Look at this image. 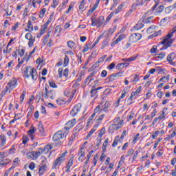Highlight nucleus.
<instances>
[{"mask_svg":"<svg viewBox=\"0 0 176 176\" xmlns=\"http://www.w3.org/2000/svg\"><path fill=\"white\" fill-rule=\"evenodd\" d=\"M23 71V76L28 79L30 76L32 77L33 80H36L38 79V73L36 72V69L31 66H25L22 67Z\"/></svg>","mask_w":176,"mask_h":176,"instance_id":"nucleus-1","label":"nucleus"},{"mask_svg":"<svg viewBox=\"0 0 176 176\" xmlns=\"http://www.w3.org/2000/svg\"><path fill=\"white\" fill-rule=\"evenodd\" d=\"M49 85H45V89L42 93V97L46 100H54L56 98V91L54 89L49 90Z\"/></svg>","mask_w":176,"mask_h":176,"instance_id":"nucleus-2","label":"nucleus"},{"mask_svg":"<svg viewBox=\"0 0 176 176\" xmlns=\"http://www.w3.org/2000/svg\"><path fill=\"white\" fill-rule=\"evenodd\" d=\"M91 21L92 27L100 28V27L104 24V16H100L97 18L96 15H94L91 18Z\"/></svg>","mask_w":176,"mask_h":176,"instance_id":"nucleus-3","label":"nucleus"},{"mask_svg":"<svg viewBox=\"0 0 176 176\" xmlns=\"http://www.w3.org/2000/svg\"><path fill=\"white\" fill-rule=\"evenodd\" d=\"M82 109V104L78 103L76 104L74 108L72 109L70 111V115L73 117L75 118L79 112H80V109Z\"/></svg>","mask_w":176,"mask_h":176,"instance_id":"nucleus-4","label":"nucleus"},{"mask_svg":"<svg viewBox=\"0 0 176 176\" xmlns=\"http://www.w3.org/2000/svg\"><path fill=\"white\" fill-rule=\"evenodd\" d=\"M141 38H142V36L141 35V34L140 33H135V34H132L130 36H129V42H131V43H135V42H138V41H140L141 39Z\"/></svg>","mask_w":176,"mask_h":176,"instance_id":"nucleus-5","label":"nucleus"},{"mask_svg":"<svg viewBox=\"0 0 176 176\" xmlns=\"http://www.w3.org/2000/svg\"><path fill=\"white\" fill-rule=\"evenodd\" d=\"M75 93H76V89H66L64 91V96L65 97H70V100H72L75 96Z\"/></svg>","mask_w":176,"mask_h":176,"instance_id":"nucleus-6","label":"nucleus"},{"mask_svg":"<svg viewBox=\"0 0 176 176\" xmlns=\"http://www.w3.org/2000/svg\"><path fill=\"white\" fill-rule=\"evenodd\" d=\"M65 156V154L63 153L62 154L61 156H60L59 157H58L54 162L52 168H56L57 166H60L61 163H63V160H64V157Z\"/></svg>","mask_w":176,"mask_h":176,"instance_id":"nucleus-7","label":"nucleus"},{"mask_svg":"<svg viewBox=\"0 0 176 176\" xmlns=\"http://www.w3.org/2000/svg\"><path fill=\"white\" fill-rule=\"evenodd\" d=\"M65 137V133L61 131L56 132L53 136V141H58V140H63Z\"/></svg>","mask_w":176,"mask_h":176,"instance_id":"nucleus-8","label":"nucleus"},{"mask_svg":"<svg viewBox=\"0 0 176 176\" xmlns=\"http://www.w3.org/2000/svg\"><path fill=\"white\" fill-rule=\"evenodd\" d=\"M16 85H17V79L16 78H12V79L8 82V88L10 90H13L14 87H16Z\"/></svg>","mask_w":176,"mask_h":176,"instance_id":"nucleus-9","label":"nucleus"},{"mask_svg":"<svg viewBox=\"0 0 176 176\" xmlns=\"http://www.w3.org/2000/svg\"><path fill=\"white\" fill-rule=\"evenodd\" d=\"M119 129H120V126H119V125H118L117 124H112L109 127V133H110V134H113V132L115 131L119 130Z\"/></svg>","mask_w":176,"mask_h":176,"instance_id":"nucleus-10","label":"nucleus"},{"mask_svg":"<svg viewBox=\"0 0 176 176\" xmlns=\"http://www.w3.org/2000/svg\"><path fill=\"white\" fill-rule=\"evenodd\" d=\"M154 2L155 4L151 8V10L146 12V14H152V13H153L155 9H156V8L159 6V3H160V0H154Z\"/></svg>","mask_w":176,"mask_h":176,"instance_id":"nucleus-11","label":"nucleus"},{"mask_svg":"<svg viewBox=\"0 0 176 176\" xmlns=\"http://www.w3.org/2000/svg\"><path fill=\"white\" fill-rule=\"evenodd\" d=\"M101 89H102V87L98 88H94V87H93L90 91L91 97H97L98 96L97 94V91H98V90H101Z\"/></svg>","mask_w":176,"mask_h":176,"instance_id":"nucleus-12","label":"nucleus"},{"mask_svg":"<svg viewBox=\"0 0 176 176\" xmlns=\"http://www.w3.org/2000/svg\"><path fill=\"white\" fill-rule=\"evenodd\" d=\"M144 5V1L143 0H137L136 3H133L132 5V9H137L138 6H142Z\"/></svg>","mask_w":176,"mask_h":176,"instance_id":"nucleus-13","label":"nucleus"},{"mask_svg":"<svg viewBox=\"0 0 176 176\" xmlns=\"http://www.w3.org/2000/svg\"><path fill=\"white\" fill-rule=\"evenodd\" d=\"M129 65H130L129 63H120L116 65V69H123L124 67H129Z\"/></svg>","mask_w":176,"mask_h":176,"instance_id":"nucleus-14","label":"nucleus"},{"mask_svg":"<svg viewBox=\"0 0 176 176\" xmlns=\"http://www.w3.org/2000/svg\"><path fill=\"white\" fill-rule=\"evenodd\" d=\"M74 164V158H70L67 164L66 165V173H69V168L72 167V165Z\"/></svg>","mask_w":176,"mask_h":176,"instance_id":"nucleus-15","label":"nucleus"},{"mask_svg":"<svg viewBox=\"0 0 176 176\" xmlns=\"http://www.w3.org/2000/svg\"><path fill=\"white\" fill-rule=\"evenodd\" d=\"M173 42H174V41H173V40H169V41H166V45H164L163 46V47L160 48V50H166V49H167L168 47H170L171 46V45H173Z\"/></svg>","mask_w":176,"mask_h":176,"instance_id":"nucleus-16","label":"nucleus"},{"mask_svg":"<svg viewBox=\"0 0 176 176\" xmlns=\"http://www.w3.org/2000/svg\"><path fill=\"white\" fill-rule=\"evenodd\" d=\"M67 46L70 49L75 50L76 49V43L72 41H67Z\"/></svg>","mask_w":176,"mask_h":176,"instance_id":"nucleus-17","label":"nucleus"},{"mask_svg":"<svg viewBox=\"0 0 176 176\" xmlns=\"http://www.w3.org/2000/svg\"><path fill=\"white\" fill-rule=\"evenodd\" d=\"M176 57V54L175 52H173L168 54V56H167V60L169 63H171V61H173L175 60Z\"/></svg>","mask_w":176,"mask_h":176,"instance_id":"nucleus-18","label":"nucleus"},{"mask_svg":"<svg viewBox=\"0 0 176 176\" xmlns=\"http://www.w3.org/2000/svg\"><path fill=\"white\" fill-rule=\"evenodd\" d=\"M141 28H144V23H141V21H138V23L133 28L134 30H141Z\"/></svg>","mask_w":176,"mask_h":176,"instance_id":"nucleus-19","label":"nucleus"},{"mask_svg":"<svg viewBox=\"0 0 176 176\" xmlns=\"http://www.w3.org/2000/svg\"><path fill=\"white\" fill-rule=\"evenodd\" d=\"M80 156L78 157L79 162H83V160L85 159V151H83V148H81L79 151Z\"/></svg>","mask_w":176,"mask_h":176,"instance_id":"nucleus-20","label":"nucleus"},{"mask_svg":"<svg viewBox=\"0 0 176 176\" xmlns=\"http://www.w3.org/2000/svg\"><path fill=\"white\" fill-rule=\"evenodd\" d=\"M50 32H48L46 34V36L44 37L43 40V46H46V43H47V41H49V38H50Z\"/></svg>","mask_w":176,"mask_h":176,"instance_id":"nucleus-21","label":"nucleus"},{"mask_svg":"<svg viewBox=\"0 0 176 176\" xmlns=\"http://www.w3.org/2000/svg\"><path fill=\"white\" fill-rule=\"evenodd\" d=\"M27 28L28 29H25V31H28L29 32L34 31V26L32 25V22L31 21H28Z\"/></svg>","mask_w":176,"mask_h":176,"instance_id":"nucleus-22","label":"nucleus"},{"mask_svg":"<svg viewBox=\"0 0 176 176\" xmlns=\"http://www.w3.org/2000/svg\"><path fill=\"white\" fill-rule=\"evenodd\" d=\"M75 123H76V119L74 118L72 120L67 122L66 123V126H68L72 129V127H74L75 126Z\"/></svg>","mask_w":176,"mask_h":176,"instance_id":"nucleus-23","label":"nucleus"},{"mask_svg":"<svg viewBox=\"0 0 176 176\" xmlns=\"http://www.w3.org/2000/svg\"><path fill=\"white\" fill-rule=\"evenodd\" d=\"M52 148H53V146H52V145L47 144L44 147L43 153H49V152H50V151H52Z\"/></svg>","mask_w":176,"mask_h":176,"instance_id":"nucleus-24","label":"nucleus"},{"mask_svg":"<svg viewBox=\"0 0 176 176\" xmlns=\"http://www.w3.org/2000/svg\"><path fill=\"white\" fill-rule=\"evenodd\" d=\"M0 140H1V146H5L6 144V136L5 135H1Z\"/></svg>","mask_w":176,"mask_h":176,"instance_id":"nucleus-25","label":"nucleus"},{"mask_svg":"<svg viewBox=\"0 0 176 176\" xmlns=\"http://www.w3.org/2000/svg\"><path fill=\"white\" fill-rule=\"evenodd\" d=\"M126 38V35L124 34H121L120 35L117 39L115 41L114 43L115 45H118V43H119V42H120L121 41H123V39Z\"/></svg>","mask_w":176,"mask_h":176,"instance_id":"nucleus-26","label":"nucleus"},{"mask_svg":"<svg viewBox=\"0 0 176 176\" xmlns=\"http://www.w3.org/2000/svg\"><path fill=\"white\" fill-rule=\"evenodd\" d=\"M122 10H123V4H120L118 6L117 9H115L113 13H115V14H118V13H120V12H122Z\"/></svg>","mask_w":176,"mask_h":176,"instance_id":"nucleus-27","label":"nucleus"},{"mask_svg":"<svg viewBox=\"0 0 176 176\" xmlns=\"http://www.w3.org/2000/svg\"><path fill=\"white\" fill-rule=\"evenodd\" d=\"M46 165L42 166L38 169L39 175H42L46 171Z\"/></svg>","mask_w":176,"mask_h":176,"instance_id":"nucleus-28","label":"nucleus"},{"mask_svg":"<svg viewBox=\"0 0 176 176\" xmlns=\"http://www.w3.org/2000/svg\"><path fill=\"white\" fill-rule=\"evenodd\" d=\"M28 156L29 157H33V159H36L38 157V154L36 151H32L31 153H28Z\"/></svg>","mask_w":176,"mask_h":176,"instance_id":"nucleus-29","label":"nucleus"},{"mask_svg":"<svg viewBox=\"0 0 176 176\" xmlns=\"http://www.w3.org/2000/svg\"><path fill=\"white\" fill-rule=\"evenodd\" d=\"M166 57V52H162L160 54H155V58H160V60H163Z\"/></svg>","mask_w":176,"mask_h":176,"instance_id":"nucleus-30","label":"nucleus"},{"mask_svg":"<svg viewBox=\"0 0 176 176\" xmlns=\"http://www.w3.org/2000/svg\"><path fill=\"white\" fill-rule=\"evenodd\" d=\"M105 58H107V55H103L102 56H101L96 63V65H98V64L104 63V60H105Z\"/></svg>","mask_w":176,"mask_h":176,"instance_id":"nucleus-31","label":"nucleus"},{"mask_svg":"<svg viewBox=\"0 0 176 176\" xmlns=\"http://www.w3.org/2000/svg\"><path fill=\"white\" fill-rule=\"evenodd\" d=\"M155 29H156V26L151 25L147 29L146 32L147 34H152V32H153V31H155Z\"/></svg>","mask_w":176,"mask_h":176,"instance_id":"nucleus-32","label":"nucleus"},{"mask_svg":"<svg viewBox=\"0 0 176 176\" xmlns=\"http://www.w3.org/2000/svg\"><path fill=\"white\" fill-rule=\"evenodd\" d=\"M109 43V39L108 38L104 39L103 41V42L102 43V47H101V49H104L106 46H108V43Z\"/></svg>","mask_w":176,"mask_h":176,"instance_id":"nucleus-33","label":"nucleus"},{"mask_svg":"<svg viewBox=\"0 0 176 176\" xmlns=\"http://www.w3.org/2000/svg\"><path fill=\"white\" fill-rule=\"evenodd\" d=\"M38 131L41 134H43L45 133V128L43 127V124L41 123L38 124Z\"/></svg>","mask_w":176,"mask_h":176,"instance_id":"nucleus-34","label":"nucleus"},{"mask_svg":"<svg viewBox=\"0 0 176 176\" xmlns=\"http://www.w3.org/2000/svg\"><path fill=\"white\" fill-rule=\"evenodd\" d=\"M34 42H35V36L29 39V42H28L29 47H32V46H34Z\"/></svg>","mask_w":176,"mask_h":176,"instance_id":"nucleus-35","label":"nucleus"},{"mask_svg":"<svg viewBox=\"0 0 176 176\" xmlns=\"http://www.w3.org/2000/svg\"><path fill=\"white\" fill-rule=\"evenodd\" d=\"M164 10V6H160L157 8H155V12L157 13H162Z\"/></svg>","mask_w":176,"mask_h":176,"instance_id":"nucleus-36","label":"nucleus"},{"mask_svg":"<svg viewBox=\"0 0 176 176\" xmlns=\"http://www.w3.org/2000/svg\"><path fill=\"white\" fill-rule=\"evenodd\" d=\"M102 36H104V34H101L97 38L96 41L92 45V47H95V46L98 43V42H100V39H101Z\"/></svg>","mask_w":176,"mask_h":176,"instance_id":"nucleus-37","label":"nucleus"},{"mask_svg":"<svg viewBox=\"0 0 176 176\" xmlns=\"http://www.w3.org/2000/svg\"><path fill=\"white\" fill-rule=\"evenodd\" d=\"M96 128H93L89 133L87 134V137H86V140H89V138H90V137H91V135H93L94 131H96Z\"/></svg>","mask_w":176,"mask_h":176,"instance_id":"nucleus-38","label":"nucleus"},{"mask_svg":"<svg viewBox=\"0 0 176 176\" xmlns=\"http://www.w3.org/2000/svg\"><path fill=\"white\" fill-rule=\"evenodd\" d=\"M27 92L25 91H23L20 96L21 98V104H23L24 102V98H25V94Z\"/></svg>","mask_w":176,"mask_h":176,"instance_id":"nucleus-39","label":"nucleus"},{"mask_svg":"<svg viewBox=\"0 0 176 176\" xmlns=\"http://www.w3.org/2000/svg\"><path fill=\"white\" fill-rule=\"evenodd\" d=\"M153 20V16H149L147 19L144 20V23H145L146 24H149V23H152Z\"/></svg>","mask_w":176,"mask_h":176,"instance_id":"nucleus-40","label":"nucleus"},{"mask_svg":"<svg viewBox=\"0 0 176 176\" xmlns=\"http://www.w3.org/2000/svg\"><path fill=\"white\" fill-rule=\"evenodd\" d=\"M45 13H46V8H43V9L40 11V14H39L40 19H43V17H44V16H45Z\"/></svg>","mask_w":176,"mask_h":176,"instance_id":"nucleus-41","label":"nucleus"},{"mask_svg":"<svg viewBox=\"0 0 176 176\" xmlns=\"http://www.w3.org/2000/svg\"><path fill=\"white\" fill-rule=\"evenodd\" d=\"M68 63H69V58H68V56L65 55L64 58V67H67L68 65Z\"/></svg>","mask_w":176,"mask_h":176,"instance_id":"nucleus-42","label":"nucleus"},{"mask_svg":"<svg viewBox=\"0 0 176 176\" xmlns=\"http://www.w3.org/2000/svg\"><path fill=\"white\" fill-rule=\"evenodd\" d=\"M94 118H96V113H93L92 115L88 119L87 124H90V123H91Z\"/></svg>","mask_w":176,"mask_h":176,"instance_id":"nucleus-43","label":"nucleus"},{"mask_svg":"<svg viewBox=\"0 0 176 176\" xmlns=\"http://www.w3.org/2000/svg\"><path fill=\"white\" fill-rule=\"evenodd\" d=\"M58 0H53L52 4L51 5V8H53L54 9H56L57 6L58 5Z\"/></svg>","mask_w":176,"mask_h":176,"instance_id":"nucleus-44","label":"nucleus"},{"mask_svg":"<svg viewBox=\"0 0 176 176\" xmlns=\"http://www.w3.org/2000/svg\"><path fill=\"white\" fill-rule=\"evenodd\" d=\"M52 19H53V16H50V17L49 18L47 21L44 25H43L45 27V28H47V25H49V24H50V23H52Z\"/></svg>","mask_w":176,"mask_h":176,"instance_id":"nucleus-45","label":"nucleus"},{"mask_svg":"<svg viewBox=\"0 0 176 176\" xmlns=\"http://www.w3.org/2000/svg\"><path fill=\"white\" fill-rule=\"evenodd\" d=\"M96 9H97V7H96V6H94L87 13V16H90V14H91V13H93V12H94V10H96Z\"/></svg>","mask_w":176,"mask_h":176,"instance_id":"nucleus-46","label":"nucleus"},{"mask_svg":"<svg viewBox=\"0 0 176 176\" xmlns=\"http://www.w3.org/2000/svg\"><path fill=\"white\" fill-rule=\"evenodd\" d=\"M104 134H105V128L104 127L101 129V130L98 134V138H102V135H104Z\"/></svg>","mask_w":176,"mask_h":176,"instance_id":"nucleus-47","label":"nucleus"},{"mask_svg":"<svg viewBox=\"0 0 176 176\" xmlns=\"http://www.w3.org/2000/svg\"><path fill=\"white\" fill-rule=\"evenodd\" d=\"M49 85L50 87H53L54 89H57V85L53 80H49Z\"/></svg>","mask_w":176,"mask_h":176,"instance_id":"nucleus-48","label":"nucleus"},{"mask_svg":"<svg viewBox=\"0 0 176 176\" xmlns=\"http://www.w3.org/2000/svg\"><path fill=\"white\" fill-rule=\"evenodd\" d=\"M28 141H30V139L27 137V135H23L22 138V143L25 145Z\"/></svg>","mask_w":176,"mask_h":176,"instance_id":"nucleus-49","label":"nucleus"},{"mask_svg":"<svg viewBox=\"0 0 176 176\" xmlns=\"http://www.w3.org/2000/svg\"><path fill=\"white\" fill-rule=\"evenodd\" d=\"M80 10H85V0H82L80 4L79 5Z\"/></svg>","mask_w":176,"mask_h":176,"instance_id":"nucleus-50","label":"nucleus"},{"mask_svg":"<svg viewBox=\"0 0 176 176\" xmlns=\"http://www.w3.org/2000/svg\"><path fill=\"white\" fill-rule=\"evenodd\" d=\"M101 112V108L100 107V106H97L94 111V113L97 114V113H100Z\"/></svg>","mask_w":176,"mask_h":176,"instance_id":"nucleus-51","label":"nucleus"},{"mask_svg":"<svg viewBox=\"0 0 176 176\" xmlns=\"http://www.w3.org/2000/svg\"><path fill=\"white\" fill-rule=\"evenodd\" d=\"M9 164V162H7L5 160H1L0 162V167H5V166H8Z\"/></svg>","mask_w":176,"mask_h":176,"instance_id":"nucleus-52","label":"nucleus"},{"mask_svg":"<svg viewBox=\"0 0 176 176\" xmlns=\"http://www.w3.org/2000/svg\"><path fill=\"white\" fill-rule=\"evenodd\" d=\"M34 37V36H32V34L31 33H27L25 36V39H28V41H29L30 39H32Z\"/></svg>","mask_w":176,"mask_h":176,"instance_id":"nucleus-53","label":"nucleus"},{"mask_svg":"<svg viewBox=\"0 0 176 176\" xmlns=\"http://www.w3.org/2000/svg\"><path fill=\"white\" fill-rule=\"evenodd\" d=\"M111 91H112V89L107 88L104 90V91L103 92V94L104 96H108V95L111 94Z\"/></svg>","mask_w":176,"mask_h":176,"instance_id":"nucleus-54","label":"nucleus"},{"mask_svg":"<svg viewBox=\"0 0 176 176\" xmlns=\"http://www.w3.org/2000/svg\"><path fill=\"white\" fill-rule=\"evenodd\" d=\"M174 36V33L173 31L170 30V32L166 35V39L168 40Z\"/></svg>","mask_w":176,"mask_h":176,"instance_id":"nucleus-55","label":"nucleus"},{"mask_svg":"<svg viewBox=\"0 0 176 176\" xmlns=\"http://www.w3.org/2000/svg\"><path fill=\"white\" fill-rule=\"evenodd\" d=\"M8 90H10V89L8 87H6L4 89H3V91L1 93V96L3 97V96H5V94H6V93H8Z\"/></svg>","mask_w":176,"mask_h":176,"instance_id":"nucleus-56","label":"nucleus"},{"mask_svg":"<svg viewBox=\"0 0 176 176\" xmlns=\"http://www.w3.org/2000/svg\"><path fill=\"white\" fill-rule=\"evenodd\" d=\"M116 65V64H115V63H112L107 66V69H109V71H111V69H113V68H115Z\"/></svg>","mask_w":176,"mask_h":176,"instance_id":"nucleus-57","label":"nucleus"},{"mask_svg":"<svg viewBox=\"0 0 176 176\" xmlns=\"http://www.w3.org/2000/svg\"><path fill=\"white\" fill-rule=\"evenodd\" d=\"M118 138H119V136H116L113 144H112V146L115 147L116 146V145H118V142H119V140H118Z\"/></svg>","mask_w":176,"mask_h":176,"instance_id":"nucleus-58","label":"nucleus"},{"mask_svg":"<svg viewBox=\"0 0 176 176\" xmlns=\"http://www.w3.org/2000/svg\"><path fill=\"white\" fill-rule=\"evenodd\" d=\"M46 28H45V26H43V25L41 27V30L40 32L41 36H42V35H43L46 32V31H45Z\"/></svg>","mask_w":176,"mask_h":176,"instance_id":"nucleus-59","label":"nucleus"},{"mask_svg":"<svg viewBox=\"0 0 176 176\" xmlns=\"http://www.w3.org/2000/svg\"><path fill=\"white\" fill-rule=\"evenodd\" d=\"M173 9H176V2L171 6L168 7V8H166V10H173Z\"/></svg>","mask_w":176,"mask_h":176,"instance_id":"nucleus-60","label":"nucleus"},{"mask_svg":"<svg viewBox=\"0 0 176 176\" xmlns=\"http://www.w3.org/2000/svg\"><path fill=\"white\" fill-rule=\"evenodd\" d=\"M156 50H157V47H156L155 45H154V46H153V47L151 49L150 53H151V54H153L154 53H156Z\"/></svg>","mask_w":176,"mask_h":176,"instance_id":"nucleus-61","label":"nucleus"},{"mask_svg":"<svg viewBox=\"0 0 176 176\" xmlns=\"http://www.w3.org/2000/svg\"><path fill=\"white\" fill-rule=\"evenodd\" d=\"M17 52L19 53V55L21 56V57H23V56H24V49H19L17 50Z\"/></svg>","mask_w":176,"mask_h":176,"instance_id":"nucleus-62","label":"nucleus"},{"mask_svg":"<svg viewBox=\"0 0 176 176\" xmlns=\"http://www.w3.org/2000/svg\"><path fill=\"white\" fill-rule=\"evenodd\" d=\"M115 75L113 74L109 76L108 79L109 82H113V80H115Z\"/></svg>","mask_w":176,"mask_h":176,"instance_id":"nucleus-63","label":"nucleus"},{"mask_svg":"<svg viewBox=\"0 0 176 176\" xmlns=\"http://www.w3.org/2000/svg\"><path fill=\"white\" fill-rule=\"evenodd\" d=\"M12 52V48H9V47H8V45L6 46V49L3 50V53H11Z\"/></svg>","mask_w":176,"mask_h":176,"instance_id":"nucleus-64","label":"nucleus"}]
</instances>
